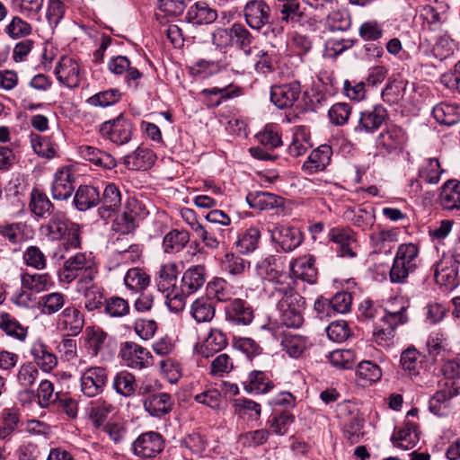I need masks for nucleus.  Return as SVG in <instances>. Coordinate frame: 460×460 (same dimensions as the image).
I'll list each match as a JSON object with an SVG mask.
<instances>
[{
  "instance_id": "nucleus-1",
  "label": "nucleus",
  "mask_w": 460,
  "mask_h": 460,
  "mask_svg": "<svg viewBox=\"0 0 460 460\" xmlns=\"http://www.w3.org/2000/svg\"><path fill=\"white\" fill-rule=\"evenodd\" d=\"M442 362L444 382L429 402L430 411L438 416L443 415L451 399L460 394V358L450 355Z\"/></svg>"
},
{
  "instance_id": "nucleus-2",
  "label": "nucleus",
  "mask_w": 460,
  "mask_h": 460,
  "mask_svg": "<svg viewBox=\"0 0 460 460\" xmlns=\"http://www.w3.org/2000/svg\"><path fill=\"white\" fill-rule=\"evenodd\" d=\"M268 296L270 303L276 305L282 324L288 328H299L303 324L305 300L292 288V284L284 285L282 289L275 288Z\"/></svg>"
},
{
  "instance_id": "nucleus-3",
  "label": "nucleus",
  "mask_w": 460,
  "mask_h": 460,
  "mask_svg": "<svg viewBox=\"0 0 460 460\" xmlns=\"http://www.w3.org/2000/svg\"><path fill=\"white\" fill-rule=\"evenodd\" d=\"M41 233L51 240L63 241L59 249L68 251L81 247V230L63 212H56L49 221L41 226Z\"/></svg>"
},
{
  "instance_id": "nucleus-4",
  "label": "nucleus",
  "mask_w": 460,
  "mask_h": 460,
  "mask_svg": "<svg viewBox=\"0 0 460 460\" xmlns=\"http://www.w3.org/2000/svg\"><path fill=\"white\" fill-rule=\"evenodd\" d=\"M98 268L92 252H78L64 261L58 272L59 280L69 284L79 278V280L93 281Z\"/></svg>"
},
{
  "instance_id": "nucleus-5",
  "label": "nucleus",
  "mask_w": 460,
  "mask_h": 460,
  "mask_svg": "<svg viewBox=\"0 0 460 460\" xmlns=\"http://www.w3.org/2000/svg\"><path fill=\"white\" fill-rule=\"evenodd\" d=\"M420 261L419 247L416 244L412 243L400 244L389 272L391 282L405 283L409 275L419 267Z\"/></svg>"
},
{
  "instance_id": "nucleus-6",
  "label": "nucleus",
  "mask_w": 460,
  "mask_h": 460,
  "mask_svg": "<svg viewBox=\"0 0 460 460\" xmlns=\"http://www.w3.org/2000/svg\"><path fill=\"white\" fill-rule=\"evenodd\" d=\"M405 311L404 305L401 306L399 310L385 311L381 318V323L375 327L373 333L377 344L385 346L392 341L395 328L408 321Z\"/></svg>"
},
{
  "instance_id": "nucleus-7",
  "label": "nucleus",
  "mask_w": 460,
  "mask_h": 460,
  "mask_svg": "<svg viewBox=\"0 0 460 460\" xmlns=\"http://www.w3.org/2000/svg\"><path fill=\"white\" fill-rule=\"evenodd\" d=\"M256 270L259 276L267 279L269 282L265 287L268 296H270L275 288L282 289L284 288V285L292 284L290 277L278 269L277 259L273 255L267 256L259 261L256 265Z\"/></svg>"
},
{
  "instance_id": "nucleus-8",
  "label": "nucleus",
  "mask_w": 460,
  "mask_h": 460,
  "mask_svg": "<svg viewBox=\"0 0 460 460\" xmlns=\"http://www.w3.org/2000/svg\"><path fill=\"white\" fill-rule=\"evenodd\" d=\"M267 231L271 241L285 252L294 251L304 239L303 233L298 228L288 224H272L268 226Z\"/></svg>"
},
{
  "instance_id": "nucleus-9",
  "label": "nucleus",
  "mask_w": 460,
  "mask_h": 460,
  "mask_svg": "<svg viewBox=\"0 0 460 460\" xmlns=\"http://www.w3.org/2000/svg\"><path fill=\"white\" fill-rule=\"evenodd\" d=\"M101 136L116 145L128 143L132 137L133 125L123 116L103 122L99 129Z\"/></svg>"
},
{
  "instance_id": "nucleus-10",
  "label": "nucleus",
  "mask_w": 460,
  "mask_h": 460,
  "mask_svg": "<svg viewBox=\"0 0 460 460\" xmlns=\"http://www.w3.org/2000/svg\"><path fill=\"white\" fill-rule=\"evenodd\" d=\"M119 357L127 367L135 369L148 367L153 363V356L150 351L132 341L121 344Z\"/></svg>"
},
{
  "instance_id": "nucleus-11",
  "label": "nucleus",
  "mask_w": 460,
  "mask_h": 460,
  "mask_svg": "<svg viewBox=\"0 0 460 460\" xmlns=\"http://www.w3.org/2000/svg\"><path fill=\"white\" fill-rule=\"evenodd\" d=\"M300 94L301 85L297 81L273 85L270 88V101L279 109L292 107Z\"/></svg>"
},
{
  "instance_id": "nucleus-12",
  "label": "nucleus",
  "mask_w": 460,
  "mask_h": 460,
  "mask_svg": "<svg viewBox=\"0 0 460 460\" xmlns=\"http://www.w3.org/2000/svg\"><path fill=\"white\" fill-rule=\"evenodd\" d=\"M457 263L450 256H445L434 265V278L437 284L448 289L456 288L460 281L458 279Z\"/></svg>"
},
{
  "instance_id": "nucleus-13",
  "label": "nucleus",
  "mask_w": 460,
  "mask_h": 460,
  "mask_svg": "<svg viewBox=\"0 0 460 460\" xmlns=\"http://www.w3.org/2000/svg\"><path fill=\"white\" fill-rule=\"evenodd\" d=\"M108 69L114 75H124V80L128 88L132 90L138 88L143 74L137 67L131 66L127 57H113L108 63Z\"/></svg>"
},
{
  "instance_id": "nucleus-14",
  "label": "nucleus",
  "mask_w": 460,
  "mask_h": 460,
  "mask_svg": "<svg viewBox=\"0 0 460 460\" xmlns=\"http://www.w3.org/2000/svg\"><path fill=\"white\" fill-rule=\"evenodd\" d=\"M388 119V112L382 105H375L371 109L360 112L356 133H374Z\"/></svg>"
},
{
  "instance_id": "nucleus-15",
  "label": "nucleus",
  "mask_w": 460,
  "mask_h": 460,
  "mask_svg": "<svg viewBox=\"0 0 460 460\" xmlns=\"http://www.w3.org/2000/svg\"><path fill=\"white\" fill-rule=\"evenodd\" d=\"M107 382V371L101 367L87 368L81 376V390L87 397L101 394Z\"/></svg>"
},
{
  "instance_id": "nucleus-16",
  "label": "nucleus",
  "mask_w": 460,
  "mask_h": 460,
  "mask_svg": "<svg viewBox=\"0 0 460 460\" xmlns=\"http://www.w3.org/2000/svg\"><path fill=\"white\" fill-rule=\"evenodd\" d=\"M133 452L142 458H152L162 452L164 440L162 436L154 431L140 435L133 443Z\"/></svg>"
},
{
  "instance_id": "nucleus-17",
  "label": "nucleus",
  "mask_w": 460,
  "mask_h": 460,
  "mask_svg": "<svg viewBox=\"0 0 460 460\" xmlns=\"http://www.w3.org/2000/svg\"><path fill=\"white\" fill-rule=\"evenodd\" d=\"M270 14V6L261 0H251L243 8L246 23L257 31L269 22Z\"/></svg>"
},
{
  "instance_id": "nucleus-18",
  "label": "nucleus",
  "mask_w": 460,
  "mask_h": 460,
  "mask_svg": "<svg viewBox=\"0 0 460 460\" xmlns=\"http://www.w3.org/2000/svg\"><path fill=\"white\" fill-rule=\"evenodd\" d=\"M328 236L338 245V252L341 257H356L358 244L355 233L351 229L333 227L330 230Z\"/></svg>"
},
{
  "instance_id": "nucleus-19",
  "label": "nucleus",
  "mask_w": 460,
  "mask_h": 460,
  "mask_svg": "<svg viewBox=\"0 0 460 460\" xmlns=\"http://www.w3.org/2000/svg\"><path fill=\"white\" fill-rule=\"evenodd\" d=\"M55 75L67 87H77L80 84V66L73 58L63 56L56 66Z\"/></svg>"
},
{
  "instance_id": "nucleus-20",
  "label": "nucleus",
  "mask_w": 460,
  "mask_h": 460,
  "mask_svg": "<svg viewBox=\"0 0 460 460\" xmlns=\"http://www.w3.org/2000/svg\"><path fill=\"white\" fill-rule=\"evenodd\" d=\"M74 174L70 168L63 167L54 175L51 185V196L56 200H66L71 197L75 190L73 185Z\"/></svg>"
},
{
  "instance_id": "nucleus-21",
  "label": "nucleus",
  "mask_w": 460,
  "mask_h": 460,
  "mask_svg": "<svg viewBox=\"0 0 460 460\" xmlns=\"http://www.w3.org/2000/svg\"><path fill=\"white\" fill-rule=\"evenodd\" d=\"M33 364L43 372H50L57 365L58 358L42 340L34 341L30 347Z\"/></svg>"
},
{
  "instance_id": "nucleus-22",
  "label": "nucleus",
  "mask_w": 460,
  "mask_h": 460,
  "mask_svg": "<svg viewBox=\"0 0 460 460\" xmlns=\"http://www.w3.org/2000/svg\"><path fill=\"white\" fill-rule=\"evenodd\" d=\"M84 325V316L75 306L66 307L58 315V326L62 331L68 332L69 335H78Z\"/></svg>"
},
{
  "instance_id": "nucleus-23",
  "label": "nucleus",
  "mask_w": 460,
  "mask_h": 460,
  "mask_svg": "<svg viewBox=\"0 0 460 460\" xmlns=\"http://www.w3.org/2000/svg\"><path fill=\"white\" fill-rule=\"evenodd\" d=\"M78 155L85 161L101 167L111 170L117 165L116 159L110 153L88 145L80 146L77 148Z\"/></svg>"
},
{
  "instance_id": "nucleus-24",
  "label": "nucleus",
  "mask_w": 460,
  "mask_h": 460,
  "mask_svg": "<svg viewBox=\"0 0 460 460\" xmlns=\"http://www.w3.org/2000/svg\"><path fill=\"white\" fill-rule=\"evenodd\" d=\"M77 290L83 294L84 299V308L87 311L99 309L104 300L103 288L93 281L78 280Z\"/></svg>"
},
{
  "instance_id": "nucleus-25",
  "label": "nucleus",
  "mask_w": 460,
  "mask_h": 460,
  "mask_svg": "<svg viewBox=\"0 0 460 460\" xmlns=\"http://www.w3.org/2000/svg\"><path fill=\"white\" fill-rule=\"evenodd\" d=\"M102 206L98 208L99 216L102 219L110 218L121 204V194L119 187L114 183H109L105 186L102 198H100Z\"/></svg>"
},
{
  "instance_id": "nucleus-26",
  "label": "nucleus",
  "mask_w": 460,
  "mask_h": 460,
  "mask_svg": "<svg viewBox=\"0 0 460 460\" xmlns=\"http://www.w3.org/2000/svg\"><path fill=\"white\" fill-rule=\"evenodd\" d=\"M280 346L290 358H297L312 346V342L306 336L288 332L283 334Z\"/></svg>"
},
{
  "instance_id": "nucleus-27",
  "label": "nucleus",
  "mask_w": 460,
  "mask_h": 460,
  "mask_svg": "<svg viewBox=\"0 0 460 460\" xmlns=\"http://www.w3.org/2000/svg\"><path fill=\"white\" fill-rule=\"evenodd\" d=\"M332 155V150L329 145L320 146L310 154L303 164L302 170L309 175L323 171L330 164Z\"/></svg>"
},
{
  "instance_id": "nucleus-28",
  "label": "nucleus",
  "mask_w": 460,
  "mask_h": 460,
  "mask_svg": "<svg viewBox=\"0 0 460 460\" xmlns=\"http://www.w3.org/2000/svg\"><path fill=\"white\" fill-rule=\"evenodd\" d=\"M50 136H40L31 133L30 135V142L33 151L40 156L44 158H53L58 150L56 138L60 135V131L57 129Z\"/></svg>"
},
{
  "instance_id": "nucleus-29",
  "label": "nucleus",
  "mask_w": 460,
  "mask_h": 460,
  "mask_svg": "<svg viewBox=\"0 0 460 460\" xmlns=\"http://www.w3.org/2000/svg\"><path fill=\"white\" fill-rule=\"evenodd\" d=\"M314 258L306 254L290 261V270L294 277L313 284L317 279V270Z\"/></svg>"
},
{
  "instance_id": "nucleus-30",
  "label": "nucleus",
  "mask_w": 460,
  "mask_h": 460,
  "mask_svg": "<svg viewBox=\"0 0 460 460\" xmlns=\"http://www.w3.org/2000/svg\"><path fill=\"white\" fill-rule=\"evenodd\" d=\"M406 140V135L402 128L391 126L381 132L376 138V147L390 154L400 147Z\"/></svg>"
},
{
  "instance_id": "nucleus-31",
  "label": "nucleus",
  "mask_w": 460,
  "mask_h": 460,
  "mask_svg": "<svg viewBox=\"0 0 460 460\" xmlns=\"http://www.w3.org/2000/svg\"><path fill=\"white\" fill-rule=\"evenodd\" d=\"M173 405L174 400L167 393L151 394L144 402L145 410L153 417H161L169 413Z\"/></svg>"
},
{
  "instance_id": "nucleus-32",
  "label": "nucleus",
  "mask_w": 460,
  "mask_h": 460,
  "mask_svg": "<svg viewBox=\"0 0 460 460\" xmlns=\"http://www.w3.org/2000/svg\"><path fill=\"white\" fill-rule=\"evenodd\" d=\"M217 18V13L206 2L199 1L187 11L185 19L188 22L196 25L210 24Z\"/></svg>"
},
{
  "instance_id": "nucleus-33",
  "label": "nucleus",
  "mask_w": 460,
  "mask_h": 460,
  "mask_svg": "<svg viewBox=\"0 0 460 460\" xmlns=\"http://www.w3.org/2000/svg\"><path fill=\"white\" fill-rule=\"evenodd\" d=\"M226 314L227 320L237 324L247 325L253 319L252 308L239 298L234 299L226 306Z\"/></svg>"
},
{
  "instance_id": "nucleus-34",
  "label": "nucleus",
  "mask_w": 460,
  "mask_h": 460,
  "mask_svg": "<svg viewBox=\"0 0 460 460\" xmlns=\"http://www.w3.org/2000/svg\"><path fill=\"white\" fill-rule=\"evenodd\" d=\"M178 267L174 262H167L160 267L156 278L158 290L163 293L172 292L179 289L178 287Z\"/></svg>"
},
{
  "instance_id": "nucleus-35",
  "label": "nucleus",
  "mask_w": 460,
  "mask_h": 460,
  "mask_svg": "<svg viewBox=\"0 0 460 460\" xmlns=\"http://www.w3.org/2000/svg\"><path fill=\"white\" fill-rule=\"evenodd\" d=\"M419 433L415 423L405 421L392 437L394 445L403 450L413 448L419 442Z\"/></svg>"
},
{
  "instance_id": "nucleus-36",
  "label": "nucleus",
  "mask_w": 460,
  "mask_h": 460,
  "mask_svg": "<svg viewBox=\"0 0 460 460\" xmlns=\"http://www.w3.org/2000/svg\"><path fill=\"white\" fill-rule=\"evenodd\" d=\"M246 200L252 208L258 210H269L284 206L282 197L266 191L249 193Z\"/></svg>"
},
{
  "instance_id": "nucleus-37",
  "label": "nucleus",
  "mask_w": 460,
  "mask_h": 460,
  "mask_svg": "<svg viewBox=\"0 0 460 460\" xmlns=\"http://www.w3.org/2000/svg\"><path fill=\"white\" fill-rule=\"evenodd\" d=\"M439 202L444 209H460V181L449 180L446 181L439 194Z\"/></svg>"
},
{
  "instance_id": "nucleus-38",
  "label": "nucleus",
  "mask_w": 460,
  "mask_h": 460,
  "mask_svg": "<svg viewBox=\"0 0 460 460\" xmlns=\"http://www.w3.org/2000/svg\"><path fill=\"white\" fill-rule=\"evenodd\" d=\"M205 281L204 266L195 265L189 268L183 273L180 288L186 292L187 295H190L201 288Z\"/></svg>"
},
{
  "instance_id": "nucleus-39",
  "label": "nucleus",
  "mask_w": 460,
  "mask_h": 460,
  "mask_svg": "<svg viewBox=\"0 0 460 460\" xmlns=\"http://www.w3.org/2000/svg\"><path fill=\"white\" fill-rule=\"evenodd\" d=\"M155 160L153 151L144 147H137L133 153L124 158L125 165L130 170H147Z\"/></svg>"
},
{
  "instance_id": "nucleus-40",
  "label": "nucleus",
  "mask_w": 460,
  "mask_h": 460,
  "mask_svg": "<svg viewBox=\"0 0 460 460\" xmlns=\"http://www.w3.org/2000/svg\"><path fill=\"white\" fill-rule=\"evenodd\" d=\"M432 114L438 123L451 126L460 119V107L452 102H440L434 106Z\"/></svg>"
},
{
  "instance_id": "nucleus-41",
  "label": "nucleus",
  "mask_w": 460,
  "mask_h": 460,
  "mask_svg": "<svg viewBox=\"0 0 460 460\" xmlns=\"http://www.w3.org/2000/svg\"><path fill=\"white\" fill-rule=\"evenodd\" d=\"M243 387L250 394H267L274 387V384L264 372L253 370L243 382Z\"/></svg>"
},
{
  "instance_id": "nucleus-42",
  "label": "nucleus",
  "mask_w": 460,
  "mask_h": 460,
  "mask_svg": "<svg viewBox=\"0 0 460 460\" xmlns=\"http://www.w3.org/2000/svg\"><path fill=\"white\" fill-rule=\"evenodd\" d=\"M99 202L100 192L98 189L89 185L80 186L74 197L75 206L81 211L95 207Z\"/></svg>"
},
{
  "instance_id": "nucleus-43",
  "label": "nucleus",
  "mask_w": 460,
  "mask_h": 460,
  "mask_svg": "<svg viewBox=\"0 0 460 460\" xmlns=\"http://www.w3.org/2000/svg\"><path fill=\"white\" fill-rule=\"evenodd\" d=\"M85 332L87 336L88 349L94 356H97L100 352L107 349L111 341V338L109 334L100 327H87Z\"/></svg>"
},
{
  "instance_id": "nucleus-44",
  "label": "nucleus",
  "mask_w": 460,
  "mask_h": 460,
  "mask_svg": "<svg viewBox=\"0 0 460 460\" xmlns=\"http://www.w3.org/2000/svg\"><path fill=\"white\" fill-rule=\"evenodd\" d=\"M22 287L24 289L34 293H40L50 288L54 283L49 273H28L24 272L21 276Z\"/></svg>"
},
{
  "instance_id": "nucleus-45",
  "label": "nucleus",
  "mask_w": 460,
  "mask_h": 460,
  "mask_svg": "<svg viewBox=\"0 0 460 460\" xmlns=\"http://www.w3.org/2000/svg\"><path fill=\"white\" fill-rule=\"evenodd\" d=\"M0 330L19 341H24L28 335V328L9 314H0Z\"/></svg>"
},
{
  "instance_id": "nucleus-46",
  "label": "nucleus",
  "mask_w": 460,
  "mask_h": 460,
  "mask_svg": "<svg viewBox=\"0 0 460 460\" xmlns=\"http://www.w3.org/2000/svg\"><path fill=\"white\" fill-rule=\"evenodd\" d=\"M227 344L226 335L218 329H211L208 336L199 349L204 358H209L214 353L222 350Z\"/></svg>"
},
{
  "instance_id": "nucleus-47",
  "label": "nucleus",
  "mask_w": 460,
  "mask_h": 460,
  "mask_svg": "<svg viewBox=\"0 0 460 460\" xmlns=\"http://www.w3.org/2000/svg\"><path fill=\"white\" fill-rule=\"evenodd\" d=\"M215 313V306L208 297L197 298L190 306V314L199 323L210 322Z\"/></svg>"
},
{
  "instance_id": "nucleus-48",
  "label": "nucleus",
  "mask_w": 460,
  "mask_h": 460,
  "mask_svg": "<svg viewBox=\"0 0 460 460\" xmlns=\"http://www.w3.org/2000/svg\"><path fill=\"white\" fill-rule=\"evenodd\" d=\"M190 241L187 231L172 229L167 233L163 240V249L166 253H175L181 251Z\"/></svg>"
},
{
  "instance_id": "nucleus-49",
  "label": "nucleus",
  "mask_w": 460,
  "mask_h": 460,
  "mask_svg": "<svg viewBox=\"0 0 460 460\" xmlns=\"http://www.w3.org/2000/svg\"><path fill=\"white\" fill-rule=\"evenodd\" d=\"M230 88L231 85L206 88L201 90L199 94L203 96L204 102L208 108H214L234 96V92Z\"/></svg>"
},
{
  "instance_id": "nucleus-50",
  "label": "nucleus",
  "mask_w": 460,
  "mask_h": 460,
  "mask_svg": "<svg viewBox=\"0 0 460 460\" xmlns=\"http://www.w3.org/2000/svg\"><path fill=\"white\" fill-rule=\"evenodd\" d=\"M112 385L120 395L130 397L137 389L135 376L128 371H120L115 375Z\"/></svg>"
},
{
  "instance_id": "nucleus-51",
  "label": "nucleus",
  "mask_w": 460,
  "mask_h": 460,
  "mask_svg": "<svg viewBox=\"0 0 460 460\" xmlns=\"http://www.w3.org/2000/svg\"><path fill=\"white\" fill-rule=\"evenodd\" d=\"M443 169L437 158H429L419 169V178L428 184H437L440 181Z\"/></svg>"
},
{
  "instance_id": "nucleus-52",
  "label": "nucleus",
  "mask_w": 460,
  "mask_h": 460,
  "mask_svg": "<svg viewBox=\"0 0 460 460\" xmlns=\"http://www.w3.org/2000/svg\"><path fill=\"white\" fill-rule=\"evenodd\" d=\"M260 238V230L252 226L238 236L235 242L236 248L241 253H250L257 248Z\"/></svg>"
},
{
  "instance_id": "nucleus-53",
  "label": "nucleus",
  "mask_w": 460,
  "mask_h": 460,
  "mask_svg": "<svg viewBox=\"0 0 460 460\" xmlns=\"http://www.w3.org/2000/svg\"><path fill=\"white\" fill-rule=\"evenodd\" d=\"M124 283L130 290L141 292L149 286L150 278L141 269L132 268L127 271Z\"/></svg>"
},
{
  "instance_id": "nucleus-54",
  "label": "nucleus",
  "mask_w": 460,
  "mask_h": 460,
  "mask_svg": "<svg viewBox=\"0 0 460 460\" xmlns=\"http://www.w3.org/2000/svg\"><path fill=\"white\" fill-rule=\"evenodd\" d=\"M65 305V295L61 292L46 294L40 298L39 308L44 314L58 313Z\"/></svg>"
},
{
  "instance_id": "nucleus-55",
  "label": "nucleus",
  "mask_w": 460,
  "mask_h": 460,
  "mask_svg": "<svg viewBox=\"0 0 460 460\" xmlns=\"http://www.w3.org/2000/svg\"><path fill=\"white\" fill-rule=\"evenodd\" d=\"M400 363L403 371L410 376H418L421 368L420 355L414 348H409L402 351Z\"/></svg>"
},
{
  "instance_id": "nucleus-56",
  "label": "nucleus",
  "mask_w": 460,
  "mask_h": 460,
  "mask_svg": "<svg viewBox=\"0 0 460 460\" xmlns=\"http://www.w3.org/2000/svg\"><path fill=\"white\" fill-rule=\"evenodd\" d=\"M427 346L429 355L433 358L434 362L438 363L444 361L451 355L449 350L447 349V341L442 335L437 334L436 336L430 337L428 341Z\"/></svg>"
},
{
  "instance_id": "nucleus-57",
  "label": "nucleus",
  "mask_w": 460,
  "mask_h": 460,
  "mask_svg": "<svg viewBox=\"0 0 460 460\" xmlns=\"http://www.w3.org/2000/svg\"><path fill=\"white\" fill-rule=\"evenodd\" d=\"M232 30V41L238 48L244 50L246 55L252 53V49L250 48L252 43V36L250 31L240 23H234L231 26Z\"/></svg>"
},
{
  "instance_id": "nucleus-58",
  "label": "nucleus",
  "mask_w": 460,
  "mask_h": 460,
  "mask_svg": "<svg viewBox=\"0 0 460 460\" xmlns=\"http://www.w3.org/2000/svg\"><path fill=\"white\" fill-rule=\"evenodd\" d=\"M406 82L402 80H394L388 83L382 92L384 102L389 104L398 103L404 96Z\"/></svg>"
},
{
  "instance_id": "nucleus-59",
  "label": "nucleus",
  "mask_w": 460,
  "mask_h": 460,
  "mask_svg": "<svg viewBox=\"0 0 460 460\" xmlns=\"http://www.w3.org/2000/svg\"><path fill=\"white\" fill-rule=\"evenodd\" d=\"M357 376L365 381V384H372L382 376V371L378 365L369 360L361 361L357 367Z\"/></svg>"
},
{
  "instance_id": "nucleus-60",
  "label": "nucleus",
  "mask_w": 460,
  "mask_h": 460,
  "mask_svg": "<svg viewBox=\"0 0 460 460\" xmlns=\"http://www.w3.org/2000/svg\"><path fill=\"white\" fill-rule=\"evenodd\" d=\"M114 411L115 407L113 404L107 401L99 400L91 408L90 419L95 428H100Z\"/></svg>"
},
{
  "instance_id": "nucleus-61",
  "label": "nucleus",
  "mask_w": 460,
  "mask_h": 460,
  "mask_svg": "<svg viewBox=\"0 0 460 460\" xmlns=\"http://www.w3.org/2000/svg\"><path fill=\"white\" fill-rule=\"evenodd\" d=\"M30 208L37 217H45L52 208V204L48 197L38 190L31 193Z\"/></svg>"
},
{
  "instance_id": "nucleus-62",
  "label": "nucleus",
  "mask_w": 460,
  "mask_h": 460,
  "mask_svg": "<svg viewBox=\"0 0 460 460\" xmlns=\"http://www.w3.org/2000/svg\"><path fill=\"white\" fill-rule=\"evenodd\" d=\"M121 98V93L117 89H109L91 96L87 102L94 107L105 108L117 103Z\"/></svg>"
},
{
  "instance_id": "nucleus-63",
  "label": "nucleus",
  "mask_w": 460,
  "mask_h": 460,
  "mask_svg": "<svg viewBox=\"0 0 460 460\" xmlns=\"http://www.w3.org/2000/svg\"><path fill=\"white\" fill-rule=\"evenodd\" d=\"M363 420L355 416L352 417L343 428L344 438L350 444L354 445L360 441L364 436L363 432Z\"/></svg>"
},
{
  "instance_id": "nucleus-64",
  "label": "nucleus",
  "mask_w": 460,
  "mask_h": 460,
  "mask_svg": "<svg viewBox=\"0 0 460 460\" xmlns=\"http://www.w3.org/2000/svg\"><path fill=\"white\" fill-rule=\"evenodd\" d=\"M22 259L27 266L38 270L47 267V258L43 252L36 245H31L23 252Z\"/></svg>"
}]
</instances>
